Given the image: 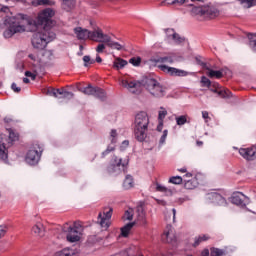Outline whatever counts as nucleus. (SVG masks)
<instances>
[{
    "label": "nucleus",
    "mask_w": 256,
    "mask_h": 256,
    "mask_svg": "<svg viewBox=\"0 0 256 256\" xmlns=\"http://www.w3.org/2000/svg\"><path fill=\"white\" fill-rule=\"evenodd\" d=\"M30 27V31H34L31 40L34 49H40V51L45 49V47H47V45H49V43L56 37L53 28L43 27L35 29L33 26Z\"/></svg>",
    "instance_id": "1"
},
{
    "label": "nucleus",
    "mask_w": 256,
    "mask_h": 256,
    "mask_svg": "<svg viewBox=\"0 0 256 256\" xmlns=\"http://www.w3.org/2000/svg\"><path fill=\"white\" fill-rule=\"evenodd\" d=\"M149 131V115L145 111L136 114L133 123L134 138L139 143H143L147 139V132Z\"/></svg>",
    "instance_id": "2"
},
{
    "label": "nucleus",
    "mask_w": 256,
    "mask_h": 256,
    "mask_svg": "<svg viewBox=\"0 0 256 256\" xmlns=\"http://www.w3.org/2000/svg\"><path fill=\"white\" fill-rule=\"evenodd\" d=\"M53 17H55V10L46 8L38 14L36 20H31L29 22V26L34 27V29H43V27L52 29L51 27H53Z\"/></svg>",
    "instance_id": "3"
},
{
    "label": "nucleus",
    "mask_w": 256,
    "mask_h": 256,
    "mask_svg": "<svg viewBox=\"0 0 256 256\" xmlns=\"http://www.w3.org/2000/svg\"><path fill=\"white\" fill-rule=\"evenodd\" d=\"M63 231L66 234V239L69 243H77V241H81V234L83 233V225L81 222L76 221L73 225H69L66 223L63 227Z\"/></svg>",
    "instance_id": "4"
},
{
    "label": "nucleus",
    "mask_w": 256,
    "mask_h": 256,
    "mask_svg": "<svg viewBox=\"0 0 256 256\" xmlns=\"http://www.w3.org/2000/svg\"><path fill=\"white\" fill-rule=\"evenodd\" d=\"M6 25H9V27L3 33L5 39H11L15 33H24L25 31V25H23L19 18L11 17L6 19Z\"/></svg>",
    "instance_id": "5"
},
{
    "label": "nucleus",
    "mask_w": 256,
    "mask_h": 256,
    "mask_svg": "<svg viewBox=\"0 0 256 256\" xmlns=\"http://www.w3.org/2000/svg\"><path fill=\"white\" fill-rule=\"evenodd\" d=\"M144 87L146 91H148V93H150V95L156 99H161L167 94V88H165V86L161 85V83L155 79H148L144 84Z\"/></svg>",
    "instance_id": "6"
},
{
    "label": "nucleus",
    "mask_w": 256,
    "mask_h": 256,
    "mask_svg": "<svg viewBox=\"0 0 256 256\" xmlns=\"http://www.w3.org/2000/svg\"><path fill=\"white\" fill-rule=\"evenodd\" d=\"M127 165H129V159L123 160L117 156H113L106 171L109 175H121L123 171L127 170Z\"/></svg>",
    "instance_id": "7"
},
{
    "label": "nucleus",
    "mask_w": 256,
    "mask_h": 256,
    "mask_svg": "<svg viewBox=\"0 0 256 256\" xmlns=\"http://www.w3.org/2000/svg\"><path fill=\"white\" fill-rule=\"evenodd\" d=\"M192 13L193 15H200V17L215 19L219 15V10L213 6H195L192 8Z\"/></svg>",
    "instance_id": "8"
},
{
    "label": "nucleus",
    "mask_w": 256,
    "mask_h": 256,
    "mask_svg": "<svg viewBox=\"0 0 256 256\" xmlns=\"http://www.w3.org/2000/svg\"><path fill=\"white\" fill-rule=\"evenodd\" d=\"M43 153V147L41 145H34L26 154V163L28 165H37L39 163V159H41V154Z\"/></svg>",
    "instance_id": "9"
},
{
    "label": "nucleus",
    "mask_w": 256,
    "mask_h": 256,
    "mask_svg": "<svg viewBox=\"0 0 256 256\" xmlns=\"http://www.w3.org/2000/svg\"><path fill=\"white\" fill-rule=\"evenodd\" d=\"M109 39V35L103 32V29L99 27L93 28L90 30L89 40L94 41L95 43H106Z\"/></svg>",
    "instance_id": "10"
},
{
    "label": "nucleus",
    "mask_w": 256,
    "mask_h": 256,
    "mask_svg": "<svg viewBox=\"0 0 256 256\" xmlns=\"http://www.w3.org/2000/svg\"><path fill=\"white\" fill-rule=\"evenodd\" d=\"M113 216V208L106 206L103 208L102 213L98 215V223L105 229L109 228V221Z\"/></svg>",
    "instance_id": "11"
},
{
    "label": "nucleus",
    "mask_w": 256,
    "mask_h": 256,
    "mask_svg": "<svg viewBox=\"0 0 256 256\" xmlns=\"http://www.w3.org/2000/svg\"><path fill=\"white\" fill-rule=\"evenodd\" d=\"M159 69L163 71V73H167L171 75V77H187V71L180 70L174 67H169L167 65H160Z\"/></svg>",
    "instance_id": "12"
},
{
    "label": "nucleus",
    "mask_w": 256,
    "mask_h": 256,
    "mask_svg": "<svg viewBox=\"0 0 256 256\" xmlns=\"http://www.w3.org/2000/svg\"><path fill=\"white\" fill-rule=\"evenodd\" d=\"M122 86L129 89L131 93H141L143 84L140 81L122 80Z\"/></svg>",
    "instance_id": "13"
},
{
    "label": "nucleus",
    "mask_w": 256,
    "mask_h": 256,
    "mask_svg": "<svg viewBox=\"0 0 256 256\" xmlns=\"http://www.w3.org/2000/svg\"><path fill=\"white\" fill-rule=\"evenodd\" d=\"M239 154L243 159H246V161H253L255 159L256 148L253 146L249 148H240Z\"/></svg>",
    "instance_id": "14"
},
{
    "label": "nucleus",
    "mask_w": 256,
    "mask_h": 256,
    "mask_svg": "<svg viewBox=\"0 0 256 256\" xmlns=\"http://www.w3.org/2000/svg\"><path fill=\"white\" fill-rule=\"evenodd\" d=\"M162 241H164V243H170L171 245L177 244V237L175 236V232H173V228L167 227V230L162 235Z\"/></svg>",
    "instance_id": "15"
},
{
    "label": "nucleus",
    "mask_w": 256,
    "mask_h": 256,
    "mask_svg": "<svg viewBox=\"0 0 256 256\" xmlns=\"http://www.w3.org/2000/svg\"><path fill=\"white\" fill-rule=\"evenodd\" d=\"M245 199H247V196L241 192H235L232 194L230 201L233 203V205H238L240 207H245Z\"/></svg>",
    "instance_id": "16"
},
{
    "label": "nucleus",
    "mask_w": 256,
    "mask_h": 256,
    "mask_svg": "<svg viewBox=\"0 0 256 256\" xmlns=\"http://www.w3.org/2000/svg\"><path fill=\"white\" fill-rule=\"evenodd\" d=\"M74 34L79 41H86V39H89L90 30L82 27H76L74 28Z\"/></svg>",
    "instance_id": "17"
},
{
    "label": "nucleus",
    "mask_w": 256,
    "mask_h": 256,
    "mask_svg": "<svg viewBox=\"0 0 256 256\" xmlns=\"http://www.w3.org/2000/svg\"><path fill=\"white\" fill-rule=\"evenodd\" d=\"M208 199H210L212 203H216V205H225L227 203V200H225V198L217 192H212L208 194Z\"/></svg>",
    "instance_id": "18"
},
{
    "label": "nucleus",
    "mask_w": 256,
    "mask_h": 256,
    "mask_svg": "<svg viewBox=\"0 0 256 256\" xmlns=\"http://www.w3.org/2000/svg\"><path fill=\"white\" fill-rule=\"evenodd\" d=\"M32 233L36 235L37 237H44L45 236V227L41 222H37L32 227Z\"/></svg>",
    "instance_id": "19"
},
{
    "label": "nucleus",
    "mask_w": 256,
    "mask_h": 256,
    "mask_svg": "<svg viewBox=\"0 0 256 256\" xmlns=\"http://www.w3.org/2000/svg\"><path fill=\"white\" fill-rule=\"evenodd\" d=\"M9 147H7V144L3 142L0 145V161H3L4 163H7V159L9 157Z\"/></svg>",
    "instance_id": "20"
},
{
    "label": "nucleus",
    "mask_w": 256,
    "mask_h": 256,
    "mask_svg": "<svg viewBox=\"0 0 256 256\" xmlns=\"http://www.w3.org/2000/svg\"><path fill=\"white\" fill-rule=\"evenodd\" d=\"M62 3V9L64 11H71L72 9H75V5L77 2L75 0H60Z\"/></svg>",
    "instance_id": "21"
},
{
    "label": "nucleus",
    "mask_w": 256,
    "mask_h": 256,
    "mask_svg": "<svg viewBox=\"0 0 256 256\" xmlns=\"http://www.w3.org/2000/svg\"><path fill=\"white\" fill-rule=\"evenodd\" d=\"M107 40L105 45L110 47V49H116V51H121V49H123V45L119 44V42L112 41L111 36H109Z\"/></svg>",
    "instance_id": "22"
},
{
    "label": "nucleus",
    "mask_w": 256,
    "mask_h": 256,
    "mask_svg": "<svg viewBox=\"0 0 256 256\" xmlns=\"http://www.w3.org/2000/svg\"><path fill=\"white\" fill-rule=\"evenodd\" d=\"M32 5H33V7H39L41 5H47L48 7H53V5H55V1H53V0H33Z\"/></svg>",
    "instance_id": "23"
},
{
    "label": "nucleus",
    "mask_w": 256,
    "mask_h": 256,
    "mask_svg": "<svg viewBox=\"0 0 256 256\" xmlns=\"http://www.w3.org/2000/svg\"><path fill=\"white\" fill-rule=\"evenodd\" d=\"M209 239H211V236H209V234H201L198 237H195L193 245L194 247H199L201 243H204V241H209Z\"/></svg>",
    "instance_id": "24"
},
{
    "label": "nucleus",
    "mask_w": 256,
    "mask_h": 256,
    "mask_svg": "<svg viewBox=\"0 0 256 256\" xmlns=\"http://www.w3.org/2000/svg\"><path fill=\"white\" fill-rule=\"evenodd\" d=\"M18 139H19V135H17V133H15L13 130H10L8 139L6 140L7 147H11L13 143H15V141H18Z\"/></svg>",
    "instance_id": "25"
},
{
    "label": "nucleus",
    "mask_w": 256,
    "mask_h": 256,
    "mask_svg": "<svg viewBox=\"0 0 256 256\" xmlns=\"http://www.w3.org/2000/svg\"><path fill=\"white\" fill-rule=\"evenodd\" d=\"M133 227H135V222H130V223L126 224L124 227H122L121 228L122 237H129V233H130L131 229H133Z\"/></svg>",
    "instance_id": "26"
},
{
    "label": "nucleus",
    "mask_w": 256,
    "mask_h": 256,
    "mask_svg": "<svg viewBox=\"0 0 256 256\" xmlns=\"http://www.w3.org/2000/svg\"><path fill=\"white\" fill-rule=\"evenodd\" d=\"M207 75L210 79H221L223 77V72L221 70H212L208 68Z\"/></svg>",
    "instance_id": "27"
},
{
    "label": "nucleus",
    "mask_w": 256,
    "mask_h": 256,
    "mask_svg": "<svg viewBox=\"0 0 256 256\" xmlns=\"http://www.w3.org/2000/svg\"><path fill=\"white\" fill-rule=\"evenodd\" d=\"M128 62L127 60H124L123 58H116L114 60V64H113V67L114 69H123V67L127 66Z\"/></svg>",
    "instance_id": "28"
},
{
    "label": "nucleus",
    "mask_w": 256,
    "mask_h": 256,
    "mask_svg": "<svg viewBox=\"0 0 256 256\" xmlns=\"http://www.w3.org/2000/svg\"><path fill=\"white\" fill-rule=\"evenodd\" d=\"M185 183H184V187L185 189H195V187H197V185H199V182L197 181V178L194 179H184Z\"/></svg>",
    "instance_id": "29"
},
{
    "label": "nucleus",
    "mask_w": 256,
    "mask_h": 256,
    "mask_svg": "<svg viewBox=\"0 0 256 256\" xmlns=\"http://www.w3.org/2000/svg\"><path fill=\"white\" fill-rule=\"evenodd\" d=\"M154 63H174L175 59L173 56H163L152 60Z\"/></svg>",
    "instance_id": "30"
},
{
    "label": "nucleus",
    "mask_w": 256,
    "mask_h": 256,
    "mask_svg": "<svg viewBox=\"0 0 256 256\" xmlns=\"http://www.w3.org/2000/svg\"><path fill=\"white\" fill-rule=\"evenodd\" d=\"M93 97L100 99V101H105V99H107V94L105 93V90L96 87Z\"/></svg>",
    "instance_id": "31"
},
{
    "label": "nucleus",
    "mask_w": 256,
    "mask_h": 256,
    "mask_svg": "<svg viewBox=\"0 0 256 256\" xmlns=\"http://www.w3.org/2000/svg\"><path fill=\"white\" fill-rule=\"evenodd\" d=\"M96 89L97 87L88 85L87 87L78 88V91H80V93H83L84 95H94Z\"/></svg>",
    "instance_id": "32"
},
{
    "label": "nucleus",
    "mask_w": 256,
    "mask_h": 256,
    "mask_svg": "<svg viewBox=\"0 0 256 256\" xmlns=\"http://www.w3.org/2000/svg\"><path fill=\"white\" fill-rule=\"evenodd\" d=\"M217 95L218 97H221V99H227L231 97V91H229V89H225L220 86V88L218 89Z\"/></svg>",
    "instance_id": "33"
},
{
    "label": "nucleus",
    "mask_w": 256,
    "mask_h": 256,
    "mask_svg": "<svg viewBox=\"0 0 256 256\" xmlns=\"http://www.w3.org/2000/svg\"><path fill=\"white\" fill-rule=\"evenodd\" d=\"M133 185H134L133 176L127 175L125 177L124 182H123L124 189H126V190L127 189H132Z\"/></svg>",
    "instance_id": "34"
},
{
    "label": "nucleus",
    "mask_w": 256,
    "mask_h": 256,
    "mask_svg": "<svg viewBox=\"0 0 256 256\" xmlns=\"http://www.w3.org/2000/svg\"><path fill=\"white\" fill-rule=\"evenodd\" d=\"M248 39L250 49L256 53V34L248 35Z\"/></svg>",
    "instance_id": "35"
},
{
    "label": "nucleus",
    "mask_w": 256,
    "mask_h": 256,
    "mask_svg": "<svg viewBox=\"0 0 256 256\" xmlns=\"http://www.w3.org/2000/svg\"><path fill=\"white\" fill-rule=\"evenodd\" d=\"M240 4L244 9H251V7H256V0H242Z\"/></svg>",
    "instance_id": "36"
},
{
    "label": "nucleus",
    "mask_w": 256,
    "mask_h": 256,
    "mask_svg": "<svg viewBox=\"0 0 256 256\" xmlns=\"http://www.w3.org/2000/svg\"><path fill=\"white\" fill-rule=\"evenodd\" d=\"M156 191H159L160 193H166V195H171L173 193L171 189H168L159 183H156Z\"/></svg>",
    "instance_id": "37"
},
{
    "label": "nucleus",
    "mask_w": 256,
    "mask_h": 256,
    "mask_svg": "<svg viewBox=\"0 0 256 256\" xmlns=\"http://www.w3.org/2000/svg\"><path fill=\"white\" fill-rule=\"evenodd\" d=\"M210 255H211V256H225V250L212 247V248L210 249Z\"/></svg>",
    "instance_id": "38"
},
{
    "label": "nucleus",
    "mask_w": 256,
    "mask_h": 256,
    "mask_svg": "<svg viewBox=\"0 0 256 256\" xmlns=\"http://www.w3.org/2000/svg\"><path fill=\"white\" fill-rule=\"evenodd\" d=\"M168 183H172L173 185H181V183H183V178L181 176H172L170 177Z\"/></svg>",
    "instance_id": "39"
},
{
    "label": "nucleus",
    "mask_w": 256,
    "mask_h": 256,
    "mask_svg": "<svg viewBox=\"0 0 256 256\" xmlns=\"http://www.w3.org/2000/svg\"><path fill=\"white\" fill-rule=\"evenodd\" d=\"M124 221H133V209L129 208L123 216Z\"/></svg>",
    "instance_id": "40"
},
{
    "label": "nucleus",
    "mask_w": 256,
    "mask_h": 256,
    "mask_svg": "<svg viewBox=\"0 0 256 256\" xmlns=\"http://www.w3.org/2000/svg\"><path fill=\"white\" fill-rule=\"evenodd\" d=\"M165 117H167V110L163 107L160 108V111L158 112V121H164Z\"/></svg>",
    "instance_id": "41"
},
{
    "label": "nucleus",
    "mask_w": 256,
    "mask_h": 256,
    "mask_svg": "<svg viewBox=\"0 0 256 256\" xmlns=\"http://www.w3.org/2000/svg\"><path fill=\"white\" fill-rule=\"evenodd\" d=\"M172 39L175 41L176 45H181V43L185 42V38L180 37L177 33L172 35Z\"/></svg>",
    "instance_id": "42"
},
{
    "label": "nucleus",
    "mask_w": 256,
    "mask_h": 256,
    "mask_svg": "<svg viewBox=\"0 0 256 256\" xmlns=\"http://www.w3.org/2000/svg\"><path fill=\"white\" fill-rule=\"evenodd\" d=\"M176 123L179 126L185 125V123H187V115H182V116L176 117Z\"/></svg>",
    "instance_id": "43"
},
{
    "label": "nucleus",
    "mask_w": 256,
    "mask_h": 256,
    "mask_svg": "<svg viewBox=\"0 0 256 256\" xmlns=\"http://www.w3.org/2000/svg\"><path fill=\"white\" fill-rule=\"evenodd\" d=\"M129 63L134 65V67H139L141 65V57H133L129 60Z\"/></svg>",
    "instance_id": "44"
},
{
    "label": "nucleus",
    "mask_w": 256,
    "mask_h": 256,
    "mask_svg": "<svg viewBox=\"0 0 256 256\" xmlns=\"http://www.w3.org/2000/svg\"><path fill=\"white\" fill-rule=\"evenodd\" d=\"M84 67H89V65H93L95 63V60H91V56H84Z\"/></svg>",
    "instance_id": "45"
},
{
    "label": "nucleus",
    "mask_w": 256,
    "mask_h": 256,
    "mask_svg": "<svg viewBox=\"0 0 256 256\" xmlns=\"http://www.w3.org/2000/svg\"><path fill=\"white\" fill-rule=\"evenodd\" d=\"M201 83H202V87H211V80H209V78L205 76L201 77Z\"/></svg>",
    "instance_id": "46"
},
{
    "label": "nucleus",
    "mask_w": 256,
    "mask_h": 256,
    "mask_svg": "<svg viewBox=\"0 0 256 256\" xmlns=\"http://www.w3.org/2000/svg\"><path fill=\"white\" fill-rule=\"evenodd\" d=\"M112 151H115V146H108L107 149L102 152V159L107 157V155H109V153H111Z\"/></svg>",
    "instance_id": "47"
},
{
    "label": "nucleus",
    "mask_w": 256,
    "mask_h": 256,
    "mask_svg": "<svg viewBox=\"0 0 256 256\" xmlns=\"http://www.w3.org/2000/svg\"><path fill=\"white\" fill-rule=\"evenodd\" d=\"M7 229H8V226L3 224V225H0V239L2 237H5L6 233H7Z\"/></svg>",
    "instance_id": "48"
},
{
    "label": "nucleus",
    "mask_w": 256,
    "mask_h": 256,
    "mask_svg": "<svg viewBox=\"0 0 256 256\" xmlns=\"http://www.w3.org/2000/svg\"><path fill=\"white\" fill-rule=\"evenodd\" d=\"M167 135H169V131L164 130L163 134H162V136H161V138L159 140V144L160 145H163L165 143V141L167 140Z\"/></svg>",
    "instance_id": "49"
},
{
    "label": "nucleus",
    "mask_w": 256,
    "mask_h": 256,
    "mask_svg": "<svg viewBox=\"0 0 256 256\" xmlns=\"http://www.w3.org/2000/svg\"><path fill=\"white\" fill-rule=\"evenodd\" d=\"M105 51V43L99 42V44L96 47V53H103Z\"/></svg>",
    "instance_id": "50"
},
{
    "label": "nucleus",
    "mask_w": 256,
    "mask_h": 256,
    "mask_svg": "<svg viewBox=\"0 0 256 256\" xmlns=\"http://www.w3.org/2000/svg\"><path fill=\"white\" fill-rule=\"evenodd\" d=\"M25 75L27 77H30V79H32V81H35V79H37V72L26 71Z\"/></svg>",
    "instance_id": "51"
},
{
    "label": "nucleus",
    "mask_w": 256,
    "mask_h": 256,
    "mask_svg": "<svg viewBox=\"0 0 256 256\" xmlns=\"http://www.w3.org/2000/svg\"><path fill=\"white\" fill-rule=\"evenodd\" d=\"M137 211L139 213L138 217L140 221H143L145 219V212L143 211V207H138Z\"/></svg>",
    "instance_id": "52"
},
{
    "label": "nucleus",
    "mask_w": 256,
    "mask_h": 256,
    "mask_svg": "<svg viewBox=\"0 0 256 256\" xmlns=\"http://www.w3.org/2000/svg\"><path fill=\"white\" fill-rule=\"evenodd\" d=\"M221 87V85H219V83H214L212 84V88L210 89V91H212V93H218L219 92V88Z\"/></svg>",
    "instance_id": "53"
},
{
    "label": "nucleus",
    "mask_w": 256,
    "mask_h": 256,
    "mask_svg": "<svg viewBox=\"0 0 256 256\" xmlns=\"http://www.w3.org/2000/svg\"><path fill=\"white\" fill-rule=\"evenodd\" d=\"M62 95H63L64 99H73V97H74L73 92H69V91H65V90H64V94H62Z\"/></svg>",
    "instance_id": "54"
},
{
    "label": "nucleus",
    "mask_w": 256,
    "mask_h": 256,
    "mask_svg": "<svg viewBox=\"0 0 256 256\" xmlns=\"http://www.w3.org/2000/svg\"><path fill=\"white\" fill-rule=\"evenodd\" d=\"M47 95H50V97H57L56 89L55 88H48Z\"/></svg>",
    "instance_id": "55"
},
{
    "label": "nucleus",
    "mask_w": 256,
    "mask_h": 256,
    "mask_svg": "<svg viewBox=\"0 0 256 256\" xmlns=\"http://www.w3.org/2000/svg\"><path fill=\"white\" fill-rule=\"evenodd\" d=\"M11 89L14 93H21V87H18L16 83H12Z\"/></svg>",
    "instance_id": "56"
},
{
    "label": "nucleus",
    "mask_w": 256,
    "mask_h": 256,
    "mask_svg": "<svg viewBox=\"0 0 256 256\" xmlns=\"http://www.w3.org/2000/svg\"><path fill=\"white\" fill-rule=\"evenodd\" d=\"M10 9H9V6H3L0 4V13H10Z\"/></svg>",
    "instance_id": "57"
},
{
    "label": "nucleus",
    "mask_w": 256,
    "mask_h": 256,
    "mask_svg": "<svg viewBox=\"0 0 256 256\" xmlns=\"http://www.w3.org/2000/svg\"><path fill=\"white\" fill-rule=\"evenodd\" d=\"M44 57H48V59H53V51L51 50H45L44 51Z\"/></svg>",
    "instance_id": "58"
},
{
    "label": "nucleus",
    "mask_w": 256,
    "mask_h": 256,
    "mask_svg": "<svg viewBox=\"0 0 256 256\" xmlns=\"http://www.w3.org/2000/svg\"><path fill=\"white\" fill-rule=\"evenodd\" d=\"M161 5L165 6V5H176V4H175V0H164L163 2H161Z\"/></svg>",
    "instance_id": "59"
},
{
    "label": "nucleus",
    "mask_w": 256,
    "mask_h": 256,
    "mask_svg": "<svg viewBox=\"0 0 256 256\" xmlns=\"http://www.w3.org/2000/svg\"><path fill=\"white\" fill-rule=\"evenodd\" d=\"M110 137H112V143H115V137H117V130H111Z\"/></svg>",
    "instance_id": "60"
},
{
    "label": "nucleus",
    "mask_w": 256,
    "mask_h": 256,
    "mask_svg": "<svg viewBox=\"0 0 256 256\" xmlns=\"http://www.w3.org/2000/svg\"><path fill=\"white\" fill-rule=\"evenodd\" d=\"M157 131H163V121H158Z\"/></svg>",
    "instance_id": "61"
},
{
    "label": "nucleus",
    "mask_w": 256,
    "mask_h": 256,
    "mask_svg": "<svg viewBox=\"0 0 256 256\" xmlns=\"http://www.w3.org/2000/svg\"><path fill=\"white\" fill-rule=\"evenodd\" d=\"M201 256H209V249L205 248L204 250H202Z\"/></svg>",
    "instance_id": "62"
},
{
    "label": "nucleus",
    "mask_w": 256,
    "mask_h": 256,
    "mask_svg": "<svg viewBox=\"0 0 256 256\" xmlns=\"http://www.w3.org/2000/svg\"><path fill=\"white\" fill-rule=\"evenodd\" d=\"M202 117H203V119H209V112L202 111Z\"/></svg>",
    "instance_id": "63"
},
{
    "label": "nucleus",
    "mask_w": 256,
    "mask_h": 256,
    "mask_svg": "<svg viewBox=\"0 0 256 256\" xmlns=\"http://www.w3.org/2000/svg\"><path fill=\"white\" fill-rule=\"evenodd\" d=\"M65 90L64 89H56V95H64Z\"/></svg>",
    "instance_id": "64"
}]
</instances>
